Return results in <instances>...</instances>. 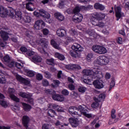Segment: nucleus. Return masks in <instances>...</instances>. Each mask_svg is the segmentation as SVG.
Wrapping results in <instances>:
<instances>
[{
  "instance_id": "0e129e2a",
  "label": "nucleus",
  "mask_w": 129,
  "mask_h": 129,
  "mask_svg": "<svg viewBox=\"0 0 129 129\" xmlns=\"http://www.w3.org/2000/svg\"><path fill=\"white\" fill-rule=\"evenodd\" d=\"M70 32L71 35H72V36H75V35L77 34V32H76V30L75 29H72L70 31Z\"/></svg>"
},
{
  "instance_id": "aec40b11",
  "label": "nucleus",
  "mask_w": 129,
  "mask_h": 129,
  "mask_svg": "<svg viewBox=\"0 0 129 129\" xmlns=\"http://www.w3.org/2000/svg\"><path fill=\"white\" fill-rule=\"evenodd\" d=\"M116 110L114 109H112L111 111V117H110L108 121L109 124H112L113 123V119L116 118V115H115Z\"/></svg>"
},
{
  "instance_id": "cd10ccee",
  "label": "nucleus",
  "mask_w": 129,
  "mask_h": 129,
  "mask_svg": "<svg viewBox=\"0 0 129 129\" xmlns=\"http://www.w3.org/2000/svg\"><path fill=\"white\" fill-rule=\"evenodd\" d=\"M26 9L30 12H33L35 11V8H34V4L31 2H28L26 5Z\"/></svg>"
},
{
  "instance_id": "8fccbe9b",
  "label": "nucleus",
  "mask_w": 129,
  "mask_h": 129,
  "mask_svg": "<svg viewBox=\"0 0 129 129\" xmlns=\"http://www.w3.org/2000/svg\"><path fill=\"white\" fill-rule=\"evenodd\" d=\"M61 94H62V95H64L65 96H67V95H69V91H68V90L67 89H63L61 91Z\"/></svg>"
},
{
  "instance_id": "39448f33",
  "label": "nucleus",
  "mask_w": 129,
  "mask_h": 129,
  "mask_svg": "<svg viewBox=\"0 0 129 129\" xmlns=\"http://www.w3.org/2000/svg\"><path fill=\"white\" fill-rule=\"evenodd\" d=\"M45 93L52 95V98L53 100L57 101H64V97L62 95L56 94V91L52 89H47L45 90Z\"/></svg>"
},
{
  "instance_id": "ea45409f",
  "label": "nucleus",
  "mask_w": 129,
  "mask_h": 129,
  "mask_svg": "<svg viewBox=\"0 0 129 129\" xmlns=\"http://www.w3.org/2000/svg\"><path fill=\"white\" fill-rule=\"evenodd\" d=\"M107 52L106 48L103 46H101L100 48L99 54H105Z\"/></svg>"
},
{
  "instance_id": "4d7b16f0",
  "label": "nucleus",
  "mask_w": 129,
  "mask_h": 129,
  "mask_svg": "<svg viewBox=\"0 0 129 129\" xmlns=\"http://www.w3.org/2000/svg\"><path fill=\"white\" fill-rule=\"evenodd\" d=\"M116 43L121 45L122 44V38L121 37H118L116 39Z\"/></svg>"
},
{
  "instance_id": "ddd939ff",
  "label": "nucleus",
  "mask_w": 129,
  "mask_h": 129,
  "mask_svg": "<svg viewBox=\"0 0 129 129\" xmlns=\"http://www.w3.org/2000/svg\"><path fill=\"white\" fill-rule=\"evenodd\" d=\"M114 9L116 21H119V19L124 15L123 13H121V8L119 6H117L116 8H115Z\"/></svg>"
},
{
  "instance_id": "f8f14e48",
  "label": "nucleus",
  "mask_w": 129,
  "mask_h": 129,
  "mask_svg": "<svg viewBox=\"0 0 129 129\" xmlns=\"http://www.w3.org/2000/svg\"><path fill=\"white\" fill-rule=\"evenodd\" d=\"M66 69L70 70L71 71H74L75 70H81V66L77 64H71L66 66Z\"/></svg>"
},
{
  "instance_id": "3c124183",
  "label": "nucleus",
  "mask_w": 129,
  "mask_h": 129,
  "mask_svg": "<svg viewBox=\"0 0 129 129\" xmlns=\"http://www.w3.org/2000/svg\"><path fill=\"white\" fill-rule=\"evenodd\" d=\"M86 91V88L84 87H80L78 88V91L81 92L82 93H84Z\"/></svg>"
},
{
  "instance_id": "6e6552de",
  "label": "nucleus",
  "mask_w": 129,
  "mask_h": 129,
  "mask_svg": "<svg viewBox=\"0 0 129 129\" xmlns=\"http://www.w3.org/2000/svg\"><path fill=\"white\" fill-rule=\"evenodd\" d=\"M15 19L17 21H23V22H27L28 20V16H26L25 13H22L20 11H16L15 13Z\"/></svg>"
},
{
  "instance_id": "423d86ee",
  "label": "nucleus",
  "mask_w": 129,
  "mask_h": 129,
  "mask_svg": "<svg viewBox=\"0 0 129 129\" xmlns=\"http://www.w3.org/2000/svg\"><path fill=\"white\" fill-rule=\"evenodd\" d=\"M38 43L41 47V53L45 54L46 51L48 50V45H49L48 40L45 38H41L38 40Z\"/></svg>"
},
{
  "instance_id": "393cba45",
  "label": "nucleus",
  "mask_w": 129,
  "mask_h": 129,
  "mask_svg": "<svg viewBox=\"0 0 129 129\" xmlns=\"http://www.w3.org/2000/svg\"><path fill=\"white\" fill-rule=\"evenodd\" d=\"M93 99L95 102L92 103V104H91V107H92V108H96L97 107H99V102H100V101H99L98 100V99H97V98H96V97H94L93 98Z\"/></svg>"
},
{
  "instance_id": "774afa93",
  "label": "nucleus",
  "mask_w": 129,
  "mask_h": 129,
  "mask_svg": "<svg viewBox=\"0 0 129 129\" xmlns=\"http://www.w3.org/2000/svg\"><path fill=\"white\" fill-rule=\"evenodd\" d=\"M0 129H11V126H1L0 125Z\"/></svg>"
},
{
  "instance_id": "7ed1b4c3",
  "label": "nucleus",
  "mask_w": 129,
  "mask_h": 129,
  "mask_svg": "<svg viewBox=\"0 0 129 129\" xmlns=\"http://www.w3.org/2000/svg\"><path fill=\"white\" fill-rule=\"evenodd\" d=\"M10 16L12 19H15L16 11L14 9H11L9 11L5 8V7L0 6V16L2 18H6Z\"/></svg>"
},
{
  "instance_id": "09e8293b",
  "label": "nucleus",
  "mask_w": 129,
  "mask_h": 129,
  "mask_svg": "<svg viewBox=\"0 0 129 129\" xmlns=\"http://www.w3.org/2000/svg\"><path fill=\"white\" fill-rule=\"evenodd\" d=\"M91 58H93V54L92 53H89L87 56V59L89 62L91 61Z\"/></svg>"
},
{
  "instance_id": "6e6d98bb",
  "label": "nucleus",
  "mask_w": 129,
  "mask_h": 129,
  "mask_svg": "<svg viewBox=\"0 0 129 129\" xmlns=\"http://www.w3.org/2000/svg\"><path fill=\"white\" fill-rule=\"evenodd\" d=\"M36 79L39 81L42 80L43 79V75L41 74H38L36 75Z\"/></svg>"
},
{
  "instance_id": "6ab92c4d",
  "label": "nucleus",
  "mask_w": 129,
  "mask_h": 129,
  "mask_svg": "<svg viewBox=\"0 0 129 129\" xmlns=\"http://www.w3.org/2000/svg\"><path fill=\"white\" fill-rule=\"evenodd\" d=\"M39 13L40 14V16L43 17V18H45L49 20L50 18H51V15L48 12H46L44 9H40Z\"/></svg>"
},
{
  "instance_id": "c756f323",
  "label": "nucleus",
  "mask_w": 129,
  "mask_h": 129,
  "mask_svg": "<svg viewBox=\"0 0 129 129\" xmlns=\"http://www.w3.org/2000/svg\"><path fill=\"white\" fill-rule=\"evenodd\" d=\"M32 60L34 63H40L42 62V57L39 55H35L32 57Z\"/></svg>"
},
{
  "instance_id": "79ce46f5",
  "label": "nucleus",
  "mask_w": 129,
  "mask_h": 129,
  "mask_svg": "<svg viewBox=\"0 0 129 129\" xmlns=\"http://www.w3.org/2000/svg\"><path fill=\"white\" fill-rule=\"evenodd\" d=\"M0 83L1 84H4L6 83V78L4 75L0 74Z\"/></svg>"
},
{
  "instance_id": "c85d7f7f",
  "label": "nucleus",
  "mask_w": 129,
  "mask_h": 129,
  "mask_svg": "<svg viewBox=\"0 0 129 129\" xmlns=\"http://www.w3.org/2000/svg\"><path fill=\"white\" fill-rule=\"evenodd\" d=\"M94 8L95 10H100V11H103L105 7L99 3H95L94 5Z\"/></svg>"
},
{
  "instance_id": "1a4fd4ad",
  "label": "nucleus",
  "mask_w": 129,
  "mask_h": 129,
  "mask_svg": "<svg viewBox=\"0 0 129 129\" xmlns=\"http://www.w3.org/2000/svg\"><path fill=\"white\" fill-rule=\"evenodd\" d=\"M91 22L93 26H95L99 27V28H103L105 24L103 22L100 21L98 18L95 16H92L91 18Z\"/></svg>"
},
{
  "instance_id": "338daca9",
  "label": "nucleus",
  "mask_w": 129,
  "mask_h": 129,
  "mask_svg": "<svg viewBox=\"0 0 129 129\" xmlns=\"http://www.w3.org/2000/svg\"><path fill=\"white\" fill-rule=\"evenodd\" d=\"M33 15L37 17H40V16H41L40 12H38L36 11H35L33 12Z\"/></svg>"
},
{
  "instance_id": "69168bd1",
  "label": "nucleus",
  "mask_w": 129,
  "mask_h": 129,
  "mask_svg": "<svg viewBox=\"0 0 129 129\" xmlns=\"http://www.w3.org/2000/svg\"><path fill=\"white\" fill-rule=\"evenodd\" d=\"M45 74L46 78H51V74L49 72H45Z\"/></svg>"
},
{
  "instance_id": "e433bc0d",
  "label": "nucleus",
  "mask_w": 129,
  "mask_h": 129,
  "mask_svg": "<svg viewBox=\"0 0 129 129\" xmlns=\"http://www.w3.org/2000/svg\"><path fill=\"white\" fill-rule=\"evenodd\" d=\"M10 98L15 102H20V98H18L15 95H10Z\"/></svg>"
},
{
  "instance_id": "473e14b6",
  "label": "nucleus",
  "mask_w": 129,
  "mask_h": 129,
  "mask_svg": "<svg viewBox=\"0 0 129 129\" xmlns=\"http://www.w3.org/2000/svg\"><path fill=\"white\" fill-rule=\"evenodd\" d=\"M105 97H106V95L104 93H101L98 95V98H97L99 101L102 102V101H104Z\"/></svg>"
},
{
  "instance_id": "c03bdc74",
  "label": "nucleus",
  "mask_w": 129,
  "mask_h": 129,
  "mask_svg": "<svg viewBox=\"0 0 129 129\" xmlns=\"http://www.w3.org/2000/svg\"><path fill=\"white\" fill-rule=\"evenodd\" d=\"M54 59L53 58H51L50 59H47L46 63L48 65H53V64H54Z\"/></svg>"
},
{
  "instance_id": "e2e57ef3",
  "label": "nucleus",
  "mask_w": 129,
  "mask_h": 129,
  "mask_svg": "<svg viewBox=\"0 0 129 129\" xmlns=\"http://www.w3.org/2000/svg\"><path fill=\"white\" fill-rule=\"evenodd\" d=\"M87 34H88V35H89L90 37H91V36H93V35H94L93 31L91 30H88L87 31Z\"/></svg>"
},
{
  "instance_id": "9b49d317",
  "label": "nucleus",
  "mask_w": 129,
  "mask_h": 129,
  "mask_svg": "<svg viewBox=\"0 0 129 129\" xmlns=\"http://www.w3.org/2000/svg\"><path fill=\"white\" fill-rule=\"evenodd\" d=\"M16 77L17 81L21 82V83H23V84H24V85H30V84L31 83V81L27 79H26L25 78H23V77H22L21 76L17 75H16Z\"/></svg>"
},
{
  "instance_id": "49530a36",
  "label": "nucleus",
  "mask_w": 129,
  "mask_h": 129,
  "mask_svg": "<svg viewBox=\"0 0 129 129\" xmlns=\"http://www.w3.org/2000/svg\"><path fill=\"white\" fill-rule=\"evenodd\" d=\"M83 9L85 11H90V10L93 9V6L91 5H88L87 7L83 6Z\"/></svg>"
},
{
  "instance_id": "20e7f679",
  "label": "nucleus",
  "mask_w": 129,
  "mask_h": 129,
  "mask_svg": "<svg viewBox=\"0 0 129 129\" xmlns=\"http://www.w3.org/2000/svg\"><path fill=\"white\" fill-rule=\"evenodd\" d=\"M73 51H70V54L72 57L74 58H77L80 56V53L79 52H82L83 51V48L80 44H76L72 46Z\"/></svg>"
},
{
  "instance_id": "37998d69",
  "label": "nucleus",
  "mask_w": 129,
  "mask_h": 129,
  "mask_svg": "<svg viewBox=\"0 0 129 129\" xmlns=\"http://www.w3.org/2000/svg\"><path fill=\"white\" fill-rule=\"evenodd\" d=\"M59 106L57 104H49L48 107V108H52L57 111Z\"/></svg>"
},
{
  "instance_id": "2eb2a0df",
  "label": "nucleus",
  "mask_w": 129,
  "mask_h": 129,
  "mask_svg": "<svg viewBox=\"0 0 129 129\" xmlns=\"http://www.w3.org/2000/svg\"><path fill=\"white\" fill-rule=\"evenodd\" d=\"M69 121L72 127H77L79 125V121L77 118L71 117L69 119Z\"/></svg>"
},
{
  "instance_id": "c9c22d12",
  "label": "nucleus",
  "mask_w": 129,
  "mask_h": 129,
  "mask_svg": "<svg viewBox=\"0 0 129 129\" xmlns=\"http://www.w3.org/2000/svg\"><path fill=\"white\" fill-rule=\"evenodd\" d=\"M55 114L56 112L52 109H49L47 111V115H48V116H50V117H54Z\"/></svg>"
},
{
  "instance_id": "b1692460",
  "label": "nucleus",
  "mask_w": 129,
  "mask_h": 129,
  "mask_svg": "<svg viewBox=\"0 0 129 129\" xmlns=\"http://www.w3.org/2000/svg\"><path fill=\"white\" fill-rule=\"evenodd\" d=\"M94 16H95V17L100 21H102V20H104L105 18V14L103 13H94Z\"/></svg>"
},
{
  "instance_id": "13d9d810",
  "label": "nucleus",
  "mask_w": 129,
  "mask_h": 129,
  "mask_svg": "<svg viewBox=\"0 0 129 129\" xmlns=\"http://www.w3.org/2000/svg\"><path fill=\"white\" fill-rule=\"evenodd\" d=\"M42 84L43 86H48L49 85V82L47 80H44L42 81Z\"/></svg>"
},
{
  "instance_id": "4c0bfd02",
  "label": "nucleus",
  "mask_w": 129,
  "mask_h": 129,
  "mask_svg": "<svg viewBox=\"0 0 129 129\" xmlns=\"http://www.w3.org/2000/svg\"><path fill=\"white\" fill-rule=\"evenodd\" d=\"M53 83L51 84L52 87H58L60 84V81L57 80H53Z\"/></svg>"
},
{
  "instance_id": "7c9ffc66",
  "label": "nucleus",
  "mask_w": 129,
  "mask_h": 129,
  "mask_svg": "<svg viewBox=\"0 0 129 129\" xmlns=\"http://www.w3.org/2000/svg\"><path fill=\"white\" fill-rule=\"evenodd\" d=\"M54 57L55 58H57V59H58V60H60V61H64V60H65V56L64 55L59 52H55Z\"/></svg>"
},
{
  "instance_id": "f3484780",
  "label": "nucleus",
  "mask_w": 129,
  "mask_h": 129,
  "mask_svg": "<svg viewBox=\"0 0 129 129\" xmlns=\"http://www.w3.org/2000/svg\"><path fill=\"white\" fill-rule=\"evenodd\" d=\"M83 20V15L82 14H75L73 18V21L75 23H81Z\"/></svg>"
},
{
  "instance_id": "5fc2aeb1",
  "label": "nucleus",
  "mask_w": 129,
  "mask_h": 129,
  "mask_svg": "<svg viewBox=\"0 0 129 129\" xmlns=\"http://www.w3.org/2000/svg\"><path fill=\"white\" fill-rule=\"evenodd\" d=\"M42 32L44 36H47L49 34V30L47 28H44L42 30Z\"/></svg>"
},
{
  "instance_id": "680f3d73",
  "label": "nucleus",
  "mask_w": 129,
  "mask_h": 129,
  "mask_svg": "<svg viewBox=\"0 0 129 129\" xmlns=\"http://www.w3.org/2000/svg\"><path fill=\"white\" fill-rule=\"evenodd\" d=\"M56 111H57V112H64V108L59 106Z\"/></svg>"
},
{
  "instance_id": "412c9836",
  "label": "nucleus",
  "mask_w": 129,
  "mask_h": 129,
  "mask_svg": "<svg viewBox=\"0 0 129 129\" xmlns=\"http://www.w3.org/2000/svg\"><path fill=\"white\" fill-rule=\"evenodd\" d=\"M66 30L62 28H58L56 30V34L57 36H58V37H64L66 34Z\"/></svg>"
},
{
  "instance_id": "603ef678",
  "label": "nucleus",
  "mask_w": 129,
  "mask_h": 129,
  "mask_svg": "<svg viewBox=\"0 0 129 129\" xmlns=\"http://www.w3.org/2000/svg\"><path fill=\"white\" fill-rule=\"evenodd\" d=\"M20 50L22 52V53H27L28 49L25 46H22L20 47Z\"/></svg>"
},
{
  "instance_id": "a18cd8bd",
  "label": "nucleus",
  "mask_w": 129,
  "mask_h": 129,
  "mask_svg": "<svg viewBox=\"0 0 129 129\" xmlns=\"http://www.w3.org/2000/svg\"><path fill=\"white\" fill-rule=\"evenodd\" d=\"M26 54H27V56L31 57L33 55H35V52H34L30 49H28L27 51L26 52Z\"/></svg>"
},
{
  "instance_id": "5701e85b",
  "label": "nucleus",
  "mask_w": 129,
  "mask_h": 129,
  "mask_svg": "<svg viewBox=\"0 0 129 129\" xmlns=\"http://www.w3.org/2000/svg\"><path fill=\"white\" fill-rule=\"evenodd\" d=\"M22 108L24 109V111H26V112L30 111V110L32 109V106H31V105H29L25 102H22Z\"/></svg>"
},
{
  "instance_id": "a19ab883",
  "label": "nucleus",
  "mask_w": 129,
  "mask_h": 129,
  "mask_svg": "<svg viewBox=\"0 0 129 129\" xmlns=\"http://www.w3.org/2000/svg\"><path fill=\"white\" fill-rule=\"evenodd\" d=\"M3 60L6 63H9V62L11 61V57H10V55H9V54H7L3 57Z\"/></svg>"
},
{
  "instance_id": "864d4df0",
  "label": "nucleus",
  "mask_w": 129,
  "mask_h": 129,
  "mask_svg": "<svg viewBox=\"0 0 129 129\" xmlns=\"http://www.w3.org/2000/svg\"><path fill=\"white\" fill-rule=\"evenodd\" d=\"M15 66L18 68V69H22V68H23V66H24L23 64L22 65L21 63L16 62H15Z\"/></svg>"
},
{
  "instance_id": "bf43d9fd",
  "label": "nucleus",
  "mask_w": 129,
  "mask_h": 129,
  "mask_svg": "<svg viewBox=\"0 0 129 129\" xmlns=\"http://www.w3.org/2000/svg\"><path fill=\"white\" fill-rule=\"evenodd\" d=\"M9 93L10 95H14V93H15V90L12 88L9 89L8 90Z\"/></svg>"
},
{
  "instance_id": "de8ad7c7",
  "label": "nucleus",
  "mask_w": 129,
  "mask_h": 129,
  "mask_svg": "<svg viewBox=\"0 0 129 129\" xmlns=\"http://www.w3.org/2000/svg\"><path fill=\"white\" fill-rule=\"evenodd\" d=\"M0 104L3 106V107H8V104L7 103V101L5 100H1Z\"/></svg>"
},
{
  "instance_id": "4be33fe9",
  "label": "nucleus",
  "mask_w": 129,
  "mask_h": 129,
  "mask_svg": "<svg viewBox=\"0 0 129 129\" xmlns=\"http://www.w3.org/2000/svg\"><path fill=\"white\" fill-rule=\"evenodd\" d=\"M24 71L25 75L28 77H34V76H35V72L32 70H30L28 69H24Z\"/></svg>"
},
{
  "instance_id": "dca6fc26",
  "label": "nucleus",
  "mask_w": 129,
  "mask_h": 129,
  "mask_svg": "<svg viewBox=\"0 0 129 129\" xmlns=\"http://www.w3.org/2000/svg\"><path fill=\"white\" fill-rule=\"evenodd\" d=\"M93 84L96 89H102L104 87V85H103V83L100 82V81L98 80H96L94 81Z\"/></svg>"
},
{
  "instance_id": "f03ea898",
  "label": "nucleus",
  "mask_w": 129,
  "mask_h": 129,
  "mask_svg": "<svg viewBox=\"0 0 129 129\" xmlns=\"http://www.w3.org/2000/svg\"><path fill=\"white\" fill-rule=\"evenodd\" d=\"M87 109L84 105H79L78 108L75 106H71L69 108V112L74 117H78L83 114V112H86Z\"/></svg>"
},
{
  "instance_id": "58836bf2",
  "label": "nucleus",
  "mask_w": 129,
  "mask_h": 129,
  "mask_svg": "<svg viewBox=\"0 0 129 129\" xmlns=\"http://www.w3.org/2000/svg\"><path fill=\"white\" fill-rule=\"evenodd\" d=\"M87 112H83V115H84L87 118H92V117H94V115L93 116L91 113H87Z\"/></svg>"
},
{
  "instance_id": "052dcab7",
  "label": "nucleus",
  "mask_w": 129,
  "mask_h": 129,
  "mask_svg": "<svg viewBox=\"0 0 129 129\" xmlns=\"http://www.w3.org/2000/svg\"><path fill=\"white\" fill-rule=\"evenodd\" d=\"M68 87L70 90H74L75 89V86L72 84H69Z\"/></svg>"
},
{
  "instance_id": "72a5a7b5",
  "label": "nucleus",
  "mask_w": 129,
  "mask_h": 129,
  "mask_svg": "<svg viewBox=\"0 0 129 129\" xmlns=\"http://www.w3.org/2000/svg\"><path fill=\"white\" fill-rule=\"evenodd\" d=\"M82 9H83V6H76L73 10V12L75 15H77V14H79V12L81 11Z\"/></svg>"
},
{
  "instance_id": "bb28decb",
  "label": "nucleus",
  "mask_w": 129,
  "mask_h": 129,
  "mask_svg": "<svg viewBox=\"0 0 129 129\" xmlns=\"http://www.w3.org/2000/svg\"><path fill=\"white\" fill-rule=\"evenodd\" d=\"M54 16L57 20L58 21H60V22H62V21H63L64 19H65V17L64 16L61 14L60 12H56L54 14Z\"/></svg>"
},
{
  "instance_id": "f704fd0d",
  "label": "nucleus",
  "mask_w": 129,
  "mask_h": 129,
  "mask_svg": "<svg viewBox=\"0 0 129 129\" xmlns=\"http://www.w3.org/2000/svg\"><path fill=\"white\" fill-rule=\"evenodd\" d=\"M101 46L100 45H93L92 47V49L94 52L95 53H97L99 54V51H100V47Z\"/></svg>"
},
{
  "instance_id": "a878e982",
  "label": "nucleus",
  "mask_w": 129,
  "mask_h": 129,
  "mask_svg": "<svg viewBox=\"0 0 129 129\" xmlns=\"http://www.w3.org/2000/svg\"><path fill=\"white\" fill-rule=\"evenodd\" d=\"M0 35L3 40L4 41H7V40L9 39V34L6 31L2 30L0 31Z\"/></svg>"
},
{
  "instance_id": "2f4dec72",
  "label": "nucleus",
  "mask_w": 129,
  "mask_h": 129,
  "mask_svg": "<svg viewBox=\"0 0 129 129\" xmlns=\"http://www.w3.org/2000/svg\"><path fill=\"white\" fill-rule=\"evenodd\" d=\"M50 44L51 46H52V47L54 48V49H56V50H60L61 49V48L59 46V44H57V42H56V41H55L54 39L51 40Z\"/></svg>"
},
{
  "instance_id": "a211bd4d",
  "label": "nucleus",
  "mask_w": 129,
  "mask_h": 129,
  "mask_svg": "<svg viewBox=\"0 0 129 129\" xmlns=\"http://www.w3.org/2000/svg\"><path fill=\"white\" fill-rule=\"evenodd\" d=\"M29 122H30V118L28 116H24L22 118V123L26 128L29 127Z\"/></svg>"
},
{
  "instance_id": "9d476101",
  "label": "nucleus",
  "mask_w": 129,
  "mask_h": 129,
  "mask_svg": "<svg viewBox=\"0 0 129 129\" xmlns=\"http://www.w3.org/2000/svg\"><path fill=\"white\" fill-rule=\"evenodd\" d=\"M45 27V22L42 20H37L34 25V28L36 30H42Z\"/></svg>"
},
{
  "instance_id": "f257e3e1",
  "label": "nucleus",
  "mask_w": 129,
  "mask_h": 129,
  "mask_svg": "<svg viewBox=\"0 0 129 129\" xmlns=\"http://www.w3.org/2000/svg\"><path fill=\"white\" fill-rule=\"evenodd\" d=\"M84 75V82L86 84H89L95 78L98 76L99 72L97 69H93L92 71L90 70H84L83 71Z\"/></svg>"
},
{
  "instance_id": "4468645a",
  "label": "nucleus",
  "mask_w": 129,
  "mask_h": 129,
  "mask_svg": "<svg viewBox=\"0 0 129 129\" xmlns=\"http://www.w3.org/2000/svg\"><path fill=\"white\" fill-rule=\"evenodd\" d=\"M19 95L23 98H27L28 101L30 102V103H33V99L32 98L31 96L27 94V93L24 92H20L19 93Z\"/></svg>"
},
{
  "instance_id": "0eeeda50",
  "label": "nucleus",
  "mask_w": 129,
  "mask_h": 129,
  "mask_svg": "<svg viewBox=\"0 0 129 129\" xmlns=\"http://www.w3.org/2000/svg\"><path fill=\"white\" fill-rule=\"evenodd\" d=\"M96 63L98 65H107L109 63V59L104 55H100L97 57Z\"/></svg>"
}]
</instances>
